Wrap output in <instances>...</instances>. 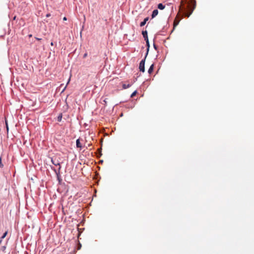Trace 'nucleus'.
Returning a JSON list of instances; mask_svg holds the SVG:
<instances>
[{"instance_id": "nucleus-2", "label": "nucleus", "mask_w": 254, "mask_h": 254, "mask_svg": "<svg viewBox=\"0 0 254 254\" xmlns=\"http://www.w3.org/2000/svg\"><path fill=\"white\" fill-rule=\"evenodd\" d=\"M146 56L144 58V59H143L140 63L139 65V69L140 71H142V72H144L145 71V59Z\"/></svg>"}, {"instance_id": "nucleus-8", "label": "nucleus", "mask_w": 254, "mask_h": 254, "mask_svg": "<svg viewBox=\"0 0 254 254\" xmlns=\"http://www.w3.org/2000/svg\"><path fill=\"white\" fill-rule=\"evenodd\" d=\"M76 147L78 148H82V145L80 142L79 139H78L76 140Z\"/></svg>"}, {"instance_id": "nucleus-19", "label": "nucleus", "mask_w": 254, "mask_h": 254, "mask_svg": "<svg viewBox=\"0 0 254 254\" xmlns=\"http://www.w3.org/2000/svg\"><path fill=\"white\" fill-rule=\"evenodd\" d=\"M153 47H154V48L156 50L157 49V47H156V45H155V44H153Z\"/></svg>"}, {"instance_id": "nucleus-23", "label": "nucleus", "mask_w": 254, "mask_h": 254, "mask_svg": "<svg viewBox=\"0 0 254 254\" xmlns=\"http://www.w3.org/2000/svg\"><path fill=\"white\" fill-rule=\"evenodd\" d=\"M6 128L7 129H8V127H7V123H6Z\"/></svg>"}, {"instance_id": "nucleus-16", "label": "nucleus", "mask_w": 254, "mask_h": 254, "mask_svg": "<svg viewBox=\"0 0 254 254\" xmlns=\"http://www.w3.org/2000/svg\"><path fill=\"white\" fill-rule=\"evenodd\" d=\"M87 56V53H85L83 55V58H85Z\"/></svg>"}, {"instance_id": "nucleus-6", "label": "nucleus", "mask_w": 254, "mask_h": 254, "mask_svg": "<svg viewBox=\"0 0 254 254\" xmlns=\"http://www.w3.org/2000/svg\"><path fill=\"white\" fill-rule=\"evenodd\" d=\"M148 19H149V17H146L144 19V20L140 23V26L142 27V26H144L146 24V22L148 20Z\"/></svg>"}, {"instance_id": "nucleus-1", "label": "nucleus", "mask_w": 254, "mask_h": 254, "mask_svg": "<svg viewBox=\"0 0 254 254\" xmlns=\"http://www.w3.org/2000/svg\"><path fill=\"white\" fill-rule=\"evenodd\" d=\"M196 7V1L195 0H192L190 3L187 5V7L185 9L186 16L189 17L192 13L193 10Z\"/></svg>"}, {"instance_id": "nucleus-11", "label": "nucleus", "mask_w": 254, "mask_h": 254, "mask_svg": "<svg viewBox=\"0 0 254 254\" xmlns=\"http://www.w3.org/2000/svg\"><path fill=\"white\" fill-rule=\"evenodd\" d=\"M145 41H146V45L147 46V52L146 55V57L147 54H148V51L149 48V43L148 39L145 40Z\"/></svg>"}, {"instance_id": "nucleus-17", "label": "nucleus", "mask_w": 254, "mask_h": 254, "mask_svg": "<svg viewBox=\"0 0 254 254\" xmlns=\"http://www.w3.org/2000/svg\"><path fill=\"white\" fill-rule=\"evenodd\" d=\"M103 102L105 103V104H106L107 103V99H105L103 100Z\"/></svg>"}, {"instance_id": "nucleus-15", "label": "nucleus", "mask_w": 254, "mask_h": 254, "mask_svg": "<svg viewBox=\"0 0 254 254\" xmlns=\"http://www.w3.org/2000/svg\"><path fill=\"white\" fill-rule=\"evenodd\" d=\"M3 164L1 162V159L0 158V168H2L3 167Z\"/></svg>"}, {"instance_id": "nucleus-18", "label": "nucleus", "mask_w": 254, "mask_h": 254, "mask_svg": "<svg viewBox=\"0 0 254 254\" xmlns=\"http://www.w3.org/2000/svg\"><path fill=\"white\" fill-rule=\"evenodd\" d=\"M51 16V14L50 13H48L46 15V17H50Z\"/></svg>"}, {"instance_id": "nucleus-4", "label": "nucleus", "mask_w": 254, "mask_h": 254, "mask_svg": "<svg viewBox=\"0 0 254 254\" xmlns=\"http://www.w3.org/2000/svg\"><path fill=\"white\" fill-rule=\"evenodd\" d=\"M142 34L145 40L148 39L147 31H143L142 32Z\"/></svg>"}, {"instance_id": "nucleus-24", "label": "nucleus", "mask_w": 254, "mask_h": 254, "mask_svg": "<svg viewBox=\"0 0 254 254\" xmlns=\"http://www.w3.org/2000/svg\"><path fill=\"white\" fill-rule=\"evenodd\" d=\"M65 87H65L64 88V89H63V91H64L65 90Z\"/></svg>"}, {"instance_id": "nucleus-22", "label": "nucleus", "mask_w": 254, "mask_h": 254, "mask_svg": "<svg viewBox=\"0 0 254 254\" xmlns=\"http://www.w3.org/2000/svg\"><path fill=\"white\" fill-rule=\"evenodd\" d=\"M69 81H70V78L68 79V82H67V84H68V83L69 82Z\"/></svg>"}, {"instance_id": "nucleus-3", "label": "nucleus", "mask_w": 254, "mask_h": 254, "mask_svg": "<svg viewBox=\"0 0 254 254\" xmlns=\"http://www.w3.org/2000/svg\"><path fill=\"white\" fill-rule=\"evenodd\" d=\"M51 161L54 165L59 166V172H60L61 167L60 163L59 161L58 160H56V159H53V158L52 159Z\"/></svg>"}, {"instance_id": "nucleus-7", "label": "nucleus", "mask_w": 254, "mask_h": 254, "mask_svg": "<svg viewBox=\"0 0 254 254\" xmlns=\"http://www.w3.org/2000/svg\"><path fill=\"white\" fill-rule=\"evenodd\" d=\"M131 86V84H127L125 83H123L122 85L123 88L124 89H127V88L130 87Z\"/></svg>"}, {"instance_id": "nucleus-5", "label": "nucleus", "mask_w": 254, "mask_h": 254, "mask_svg": "<svg viewBox=\"0 0 254 254\" xmlns=\"http://www.w3.org/2000/svg\"><path fill=\"white\" fill-rule=\"evenodd\" d=\"M158 10H157V9H155V10H154L153 11V12H152V15H151V16H152V18H154L156 16H157V14H158Z\"/></svg>"}, {"instance_id": "nucleus-21", "label": "nucleus", "mask_w": 254, "mask_h": 254, "mask_svg": "<svg viewBox=\"0 0 254 254\" xmlns=\"http://www.w3.org/2000/svg\"><path fill=\"white\" fill-rule=\"evenodd\" d=\"M36 39L38 40H40L41 39H39V38H36Z\"/></svg>"}, {"instance_id": "nucleus-9", "label": "nucleus", "mask_w": 254, "mask_h": 254, "mask_svg": "<svg viewBox=\"0 0 254 254\" xmlns=\"http://www.w3.org/2000/svg\"><path fill=\"white\" fill-rule=\"evenodd\" d=\"M153 68H154V64H152L148 70V72L149 74L152 73V72H153Z\"/></svg>"}, {"instance_id": "nucleus-12", "label": "nucleus", "mask_w": 254, "mask_h": 254, "mask_svg": "<svg viewBox=\"0 0 254 254\" xmlns=\"http://www.w3.org/2000/svg\"><path fill=\"white\" fill-rule=\"evenodd\" d=\"M62 119V114H61L58 117V121L61 122Z\"/></svg>"}, {"instance_id": "nucleus-20", "label": "nucleus", "mask_w": 254, "mask_h": 254, "mask_svg": "<svg viewBox=\"0 0 254 254\" xmlns=\"http://www.w3.org/2000/svg\"><path fill=\"white\" fill-rule=\"evenodd\" d=\"M63 20H66V17H64V18H63Z\"/></svg>"}, {"instance_id": "nucleus-13", "label": "nucleus", "mask_w": 254, "mask_h": 254, "mask_svg": "<svg viewBox=\"0 0 254 254\" xmlns=\"http://www.w3.org/2000/svg\"><path fill=\"white\" fill-rule=\"evenodd\" d=\"M7 232H5L3 234V235L2 236V237H1V239H4L6 236L7 235Z\"/></svg>"}, {"instance_id": "nucleus-14", "label": "nucleus", "mask_w": 254, "mask_h": 254, "mask_svg": "<svg viewBox=\"0 0 254 254\" xmlns=\"http://www.w3.org/2000/svg\"><path fill=\"white\" fill-rule=\"evenodd\" d=\"M137 93V91H134L131 95L130 97L132 98Z\"/></svg>"}, {"instance_id": "nucleus-10", "label": "nucleus", "mask_w": 254, "mask_h": 254, "mask_svg": "<svg viewBox=\"0 0 254 254\" xmlns=\"http://www.w3.org/2000/svg\"><path fill=\"white\" fill-rule=\"evenodd\" d=\"M165 5H163L162 3H159L158 5V8L161 10L164 9L165 8Z\"/></svg>"}]
</instances>
